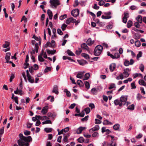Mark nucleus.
Returning a JSON list of instances; mask_svg holds the SVG:
<instances>
[{
  "label": "nucleus",
  "mask_w": 146,
  "mask_h": 146,
  "mask_svg": "<svg viewBox=\"0 0 146 146\" xmlns=\"http://www.w3.org/2000/svg\"><path fill=\"white\" fill-rule=\"evenodd\" d=\"M119 125L118 124H116L113 126V129L115 130H117L119 128Z\"/></svg>",
  "instance_id": "obj_32"
},
{
  "label": "nucleus",
  "mask_w": 146,
  "mask_h": 146,
  "mask_svg": "<svg viewBox=\"0 0 146 146\" xmlns=\"http://www.w3.org/2000/svg\"><path fill=\"white\" fill-rule=\"evenodd\" d=\"M52 92L55 93L57 95L58 94V87L57 85H55L54 86Z\"/></svg>",
  "instance_id": "obj_11"
},
{
  "label": "nucleus",
  "mask_w": 146,
  "mask_h": 146,
  "mask_svg": "<svg viewBox=\"0 0 146 146\" xmlns=\"http://www.w3.org/2000/svg\"><path fill=\"white\" fill-rule=\"evenodd\" d=\"M128 52H130L132 57H134L135 56V54L132 50H128Z\"/></svg>",
  "instance_id": "obj_54"
},
{
  "label": "nucleus",
  "mask_w": 146,
  "mask_h": 146,
  "mask_svg": "<svg viewBox=\"0 0 146 146\" xmlns=\"http://www.w3.org/2000/svg\"><path fill=\"white\" fill-rule=\"evenodd\" d=\"M99 136V133L97 132H95L92 134V136L94 137H98Z\"/></svg>",
  "instance_id": "obj_43"
},
{
  "label": "nucleus",
  "mask_w": 146,
  "mask_h": 146,
  "mask_svg": "<svg viewBox=\"0 0 146 146\" xmlns=\"http://www.w3.org/2000/svg\"><path fill=\"white\" fill-rule=\"evenodd\" d=\"M142 53L141 52H139L138 54H137V59L138 60H139V58L142 56Z\"/></svg>",
  "instance_id": "obj_48"
},
{
  "label": "nucleus",
  "mask_w": 146,
  "mask_h": 146,
  "mask_svg": "<svg viewBox=\"0 0 146 146\" xmlns=\"http://www.w3.org/2000/svg\"><path fill=\"white\" fill-rule=\"evenodd\" d=\"M82 52V50L81 48H79V50L76 51V53L77 55L80 54Z\"/></svg>",
  "instance_id": "obj_61"
},
{
  "label": "nucleus",
  "mask_w": 146,
  "mask_h": 146,
  "mask_svg": "<svg viewBox=\"0 0 146 146\" xmlns=\"http://www.w3.org/2000/svg\"><path fill=\"white\" fill-rule=\"evenodd\" d=\"M100 128L99 126L98 125H96L92 128L90 129L89 130L90 133H92L93 132L98 130Z\"/></svg>",
  "instance_id": "obj_8"
},
{
  "label": "nucleus",
  "mask_w": 146,
  "mask_h": 146,
  "mask_svg": "<svg viewBox=\"0 0 146 146\" xmlns=\"http://www.w3.org/2000/svg\"><path fill=\"white\" fill-rule=\"evenodd\" d=\"M71 15L74 17H76L79 15V11L78 9H73L71 12Z\"/></svg>",
  "instance_id": "obj_6"
},
{
  "label": "nucleus",
  "mask_w": 146,
  "mask_h": 146,
  "mask_svg": "<svg viewBox=\"0 0 146 146\" xmlns=\"http://www.w3.org/2000/svg\"><path fill=\"white\" fill-rule=\"evenodd\" d=\"M19 139L17 141V143L19 146H29V143L31 142L32 139L30 136L25 137L23 135V134L20 133L19 135Z\"/></svg>",
  "instance_id": "obj_1"
},
{
  "label": "nucleus",
  "mask_w": 146,
  "mask_h": 146,
  "mask_svg": "<svg viewBox=\"0 0 146 146\" xmlns=\"http://www.w3.org/2000/svg\"><path fill=\"white\" fill-rule=\"evenodd\" d=\"M38 60L41 62H44L45 61V60L41 56H38Z\"/></svg>",
  "instance_id": "obj_60"
},
{
  "label": "nucleus",
  "mask_w": 146,
  "mask_h": 146,
  "mask_svg": "<svg viewBox=\"0 0 146 146\" xmlns=\"http://www.w3.org/2000/svg\"><path fill=\"white\" fill-rule=\"evenodd\" d=\"M101 17L102 19H109L111 18V16H105L104 15H102Z\"/></svg>",
  "instance_id": "obj_44"
},
{
  "label": "nucleus",
  "mask_w": 146,
  "mask_h": 146,
  "mask_svg": "<svg viewBox=\"0 0 146 146\" xmlns=\"http://www.w3.org/2000/svg\"><path fill=\"white\" fill-rule=\"evenodd\" d=\"M86 129V127H80L78 128L77 130L76 133L78 134H80L81 133L82 131L83 130Z\"/></svg>",
  "instance_id": "obj_13"
},
{
  "label": "nucleus",
  "mask_w": 146,
  "mask_h": 146,
  "mask_svg": "<svg viewBox=\"0 0 146 146\" xmlns=\"http://www.w3.org/2000/svg\"><path fill=\"white\" fill-rule=\"evenodd\" d=\"M84 111H85L86 114H88L90 111V109L89 108L87 107L84 109Z\"/></svg>",
  "instance_id": "obj_38"
},
{
  "label": "nucleus",
  "mask_w": 146,
  "mask_h": 146,
  "mask_svg": "<svg viewBox=\"0 0 146 146\" xmlns=\"http://www.w3.org/2000/svg\"><path fill=\"white\" fill-rule=\"evenodd\" d=\"M124 16L122 18V21L123 23H126L127 20V18L128 17V13H124Z\"/></svg>",
  "instance_id": "obj_16"
},
{
  "label": "nucleus",
  "mask_w": 146,
  "mask_h": 146,
  "mask_svg": "<svg viewBox=\"0 0 146 146\" xmlns=\"http://www.w3.org/2000/svg\"><path fill=\"white\" fill-rule=\"evenodd\" d=\"M114 103L115 106H119V107H121L123 105L120 99L115 100L114 101Z\"/></svg>",
  "instance_id": "obj_7"
},
{
  "label": "nucleus",
  "mask_w": 146,
  "mask_h": 146,
  "mask_svg": "<svg viewBox=\"0 0 146 146\" xmlns=\"http://www.w3.org/2000/svg\"><path fill=\"white\" fill-rule=\"evenodd\" d=\"M116 65L115 63L111 64L110 66L109 69L111 72H113L115 68Z\"/></svg>",
  "instance_id": "obj_18"
},
{
  "label": "nucleus",
  "mask_w": 146,
  "mask_h": 146,
  "mask_svg": "<svg viewBox=\"0 0 146 146\" xmlns=\"http://www.w3.org/2000/svg\"><path fill=\"white\" fill-rule=\"evenodd\" d=\"M86 43L89 46H91L93 43V42H92V39L91 38H90L87 40Z\"/></svg>",
  "instance_id": "obj_29"
},
{
  "label": "nucleus",
  "mask_w": 146,
  "mask_h": 146,
  "mask_svg": "<svg viewBox=\"0 0 146 146\" xmlns=\"http://www.w3.org/2000/svg\"><path fill=\"white\" fill-rule=\"evenodd\" d=\"M103 46L100 45L97 46L95 48L94 51V55L97 56L100 55L102 52Z\"/></svg>",
  "instance_id": "obj_2"
},
{
  "label": "nucleus",
  "mask_w": 146,
  "mask_h": 146,
  "mask_svg": "<svg viewBox=\"0 0 146 146\" xmlns=\"http://www.w3.org/2000/svg\"><path fill=\"white\" fill-rule=\"evenodd\" d=\"M5 44L3 45V47L4 48H7L9 46V42L7 41H5Z\"/></svg>",
  "instance_id": "obj_36"
},
{
  "label": "nucleus",
  "mask_w": 146,
  "mask_h": 146,
  "mask_svg": "<svg viewBox=\"0 0 146 146\" xmlns=\"http://www.w3.org/2000/svg\"><path fill=\"white\" fill-rule=\"evenodd\" d=\"M89 116L87 115L85 116L84 117L82 118L81 119V121H87L88 118Z\"/></svg>",
  "instance_id": "obj_56"
},
{
  "label": "nucleus",
  "mask_w": 146,
  "mask_h": 146,
  "mask_svg": "<svg viewBox=\"0 0 146 146\" xmlns=\"http://www.w3.org/2000/svg\"><path fill=\"white\" fill-rule=\"evenodd\" d=\"M78 62L80 65L82 66L88 63L87 62L84 60H78Z\"/></svg>",
  "instance_id": "obj_17"
},
{
  "label": "nucleus",
  "mask_w": 146,
  "mask_h": 146,
  "mask_svg": "<svg viewBox=\"0 0 146 146\" xmlns=\"http://www.w3.org/2000/svg\"><path fill=\"white\" fill-rule=\"evenodd\" d=\"M135 45L137 47H139L141 45L140 42L139 40H136L135 42Z\"/></svg>",
  "instance_id": "obj_40"
},
{
  "label": "nucleus",
  "mask_w": 146,
  "mask_h": 146,
  "mask_svg": "<svg viewBox=\"0 0 146 146\" xmlns=\"http://www.w3.org/2000/svg\"><path fill=\"white\" fill-rule=\"evenodd\" d=\"M76 22V19H74L73 17H70L68 19L66 20V23L68 25L70 23H75Z\"/></svg>",
  "instance_id": "obj_9"
},
{
  "label": "nucleus",
  "mask_w": 146,
  "mask_h": 146,
  "mask_svg": "<svg viewBox=\"0 0 146 146\" xmlns=\"http://www.w3.org/2000/svg\"><path fill=\"white\" fill-rule=\"evenodd\" d=\"M51 70V68L50 67H46L44 69V72L45 73Z\"/></svg>",
  "instance_id": "obj_52"
},
{
  "label": "nucleus",
  "mask_w": 146,
  "mask_h": 146,
  "mask_svg": "<svg viewBox=\"0 0 146 146\" xmlns=\"http://www.w3.org/2000/svg\"><path fill=\"white\" fill-rule=\"evenodd\" d=\"M27 77L30 83H33L34 82V80L33 78L31 76V75Z\"/></svg>",
  "instance_id": "obj_21"
},
{
  "label": "nucleus",
  "mask_w": 146,
  "mask_h": 146,
  "mask_svg": "<svg viewBox=\"0 0 146 146\" xmlns=\"http://www.w3.org/2000/svg\"><path fill=\"white\" fill-rule=\"evenodd\" d=\"M49 2L50 3V6L51 7L54 9H56L57 7L60 4L59 0H50Z\"/></svg>",
  "instance_id": "obj_4"
},
{
  "label": "nucleus",
  "mask_w": 146,
  "mask_h": 146,
  "mask_svg": "<svg viewBox=\"0 0 146 146\" xmlns=\"http://www.w3.org/2000/svg\"><path fill=\"white\" fill-rule=\"evenodd\" d=\"M104 125H111L112 124V123L109 121L107 120H104L103 123Z\"/></svg>",
  "instance_id": "obj_25"
},
{
  "label": "nucleus",
  "mask_w": 146,
  "mask_h": 146,
  "mask_svg": "<svg viewBox=\"0 0 146 146\" xmlns=\"http://www.w3.org/2000/svg\"><path fill=\"white\" fill-rule=\"evenodd\" d=\"M57 33L60 35H62L63 34V33L61 31V30L60 29H58L57 30Z\"/></svg>",
  "instance_id": "obj_59"
},
{
  "label": "nucleus",
  "mask_w": 146,
  "mask_h": 146,
  "mask_svg": "<svg viewBox=\"0 0 146 146\" xmlns=\"http://www.w3.org/2000/svg\"><path fill=\"white\" fill-rule=\"evenodd\" d=\"M139 75L141 76L142 77H143L141 74H140V73L138 74V73H135V74H134L133 75V78H135Z\"/></svg>",
  "instance_id": "obj_47"
},
{
  "label": "nucleus",
  "mask_w": 146,
  "mask_h": 146,
  "mask_svg": "<svg viewBox=\"0 0 146 146\" xmlns=\"http://www.w3.org/2000/svg\"><path fill=\"white\" fill-rule=\"evenodd\" d=\"M77 140L79 143H82L84 141V139L83 137H80Z\"/></svg>",
  "instance_id": "obj_35"
},
{
  "label": "nucleus",
  "mask_w": 146,
  "mask_h": 146,
  "mask_svg": "<svg viewBox=\"0 0 146 146\" xmlns=\"http://www.w3.org/2000/svg\"><path fill=\"white\" fill-rule=\"evenodd\" d=\"M139 83L140 85H142L146 87V83L143 80H139Z\"/></svg>",
  "instance_id": "obj_22"
},
{
  "label": "nucleus",
  "mask_w": 146,
  "mask_h": 146,
  "mask_svg": "<svg viewBox=\"0 0 146 146\" xmlns=\"http://www.w3.org/2000/svg\"><path fill=\"white\" fill-rule=\"evenodd\" d=\"M109 144L106 141H104L102 146H109Z\"/></svg>",
  "instance_id": "obj_64"
},
{
  "label": "nucleus",
  "mask_w": 146,
  "mask_h": 146,
  "mask_svg": "<svg viewBox=\"0 0 146 146\" xmlns=\"http://www.w3.org/2000/svg\"><path fill=\"white\" fill-rule=\"evenodd\" d=\"M115 87V85L114 83L111 84L108 87V89L109 90L111 89L114 88Z\"/></svg>",
  "instance_id": "obj_41"
},
{
  "label": "nucleus",
  "mask_w": 146,
  "mask_h": 146,
  "mask_svg": "<svg viewBox=\"0 0 146 146\" xmlns=\"http://www.w3.org/2000/svg\"><path fill=\"white\" fill-rule=\"evenodd\" d=\"M139 68L142 72H143L144 69V66L142 64H141L139 66Z\"/></svg>",
  "instance_id": "obj_49"
},
{
  "label": "nucleus",
  "mask_w": 146,
  "mask_h": 146,
  "mask_svg": "<svg viewBox=\"0 0 146 146\" xmlns=\"http://www.w3.org/2000/svg\"><path fill=\"white\" fill-rule=\"evenodd\" d=\"M111 143L109 144V146H117V144L116 142L113 141V140H111Z\"/></svg>",
  "instance_id": "obj_34"
},
{
  "label": "nucleus",
  "mask_w": 146,
  "mask_h": 146,
  "mask_svg": "<svg viewBox=\"0 0 146 146\" xmlns=\"http://www.w3.org/2000/svg\"><path fill=\"white\" fill-rule=\"evenodd\" d=\"M85 85L86 86V88L88 89L90 87V85L89 83L87 81L85 82Z\"/></svg>",
  "instance_id": "obj_42"
},
{
  "label": "nucleus",
  "mask_w": 146,
  "mask_h": 146,
  "mask_svg": "<svg viewBox=\"0 0 146 146\" xmlns=\"http://www.w3.org/2000/svg\"><path fill=\"white\" fill-rule=\"evenodd\" d=\"M137 22L139 23L140 24L142 22V17L141 16L139 15L136 18Z\"/></svg>",
  "instance_id": "obj_19"
},
{
  "label": "nucleus",
  "mask_w": 146,
  "mask_h": 146,
  "mask_svg": "<svg viewBox=\"0 0 146 146\" xmlns=\"http://www.w3.org/2000/svg\"><path fill=\"white\" fill-rule=\"evenodd\" d=\"M46 52L48 54H54L56 52V50H51L48 49H46Z\"/></svg>",
  "instance_id": "obj_20"
},
{
  "label": "nucleus",
  "mask_w": 146,
  "mask_h": 146,
  "mask_svg": "<svg viewBox=\"0 0 146 146\" xmlns=\"http://www.w3.org/2000/svg\"><path fill=\"white\" fill-rule=\"evenodd\" d=\"M81 47L83 49L86 50L87 51L89 50V47L85 43H84L82 44L81 45Z\"/></svg>",
  "instance_id": "obj_14"
},
{
  "label": "nucleus",
  "mask_w": 146,
  "mask_h": 146,
  "mask_svg": "<svg viewBox=\"0 0 146 146\" xmlns=\"http://www.w3.org/2000/svg\"><path fill=\"white\" fill-rule=\"evenodd\" d=\"M128 68H127L125 69H124V72L120 74L119 76L116 77V79L117 80L119 79H123L125 78L128 77Z\"/></svg>",
  "instance_id": "obj_3"
},
{
  "label": "nucleus",
  "mask_w": 146,
  "mask_h": 146,
  "mask_svg": "<svg viewBox=\"0 0 146 146\" xmlns=\"http://www.w3.org/2000/svg\"><path fill=\"white\" fill-rule=\"evenodd\" d=\"M81 56L86 59L88 60L90 59V57L89 55L87 54L82 53L81 54Z\"/></svg>",
  "instance_id": "obj_26"
},
{
  "label": "nucleus",
  "mask_w": 146,
  "mask_h": 146,
  "mask_svg": "<svg viewBox=\"0 0 146 146\" xmlns=\"http://www.w3.org/2000/svg\"><path fill=\"white\" fill-rule=\"evenodd\" d=\"M52 122L50 120H46L45 121L42 122V125H44L46 124H52Z\"/></svg>",
  "instance_id": "obj_37"
},
{
  "label": "nucleus",
  "mask_w": 146,
  "mask_h": 146,
  "mask_svg": "<svg viewBox=\"0 0 146 146\" xmlns=\"http://www.w3.org/2000/svg\"><path fill=\"white\" fill-rule=\"evenodd\" d=\"M104 1L103 0H101L98 2V5L100 6H103L105 3Z\"/></svg>",
  "instance_id": "obj_63"
},
{
  "label": "nucleus",
  "mask_w": 146,
  "mask_h": 146,
  "mask_svg": "<svg viewBox=\"0 0 146 146\" xmlns=\"http://www.w3.org/2000/svg\"><path fill=\"white\" fill-rule=\"evenodd\" d=\"M52 130V129L51 128H45L44 129V131L47 133L51 132Z\"/></svg>",
  "instance_id": "obj_31"
},
{
  "label": "nucleus",
  "mask_w": 146,
  "mask_h": 146,
  "mask_svg": "<svg viewBox=\"0 0 146 146\" xmlns=\"http://www.w3.org/2000/svg\"><path fill=\"white\" fill-rule=\"evenodd\" d=\"M33 68V67L32 66H30L29 68V71L30 73L32 74H32L34 72Z\"/></svg>",
  "instance_id": "obj_53"
},
{
  "label": "nucleus",
  "mask_w": 146,
  "mask_h": 146,
  "mask_svg": "<svg viewBox=\"0 0 146 146\" xmlns=\"http://www.w3.org/2000/svg\"><path fill=\"white\" fill-rule=\"evenodd\" d=\"M24 133L25 135L27 136L31 134V132L27 130H25L24 132Z\"/></svg>",
  "instance_id": "obj_51"
},
{
  "label": "nucleus",
  "mask_w": 146,
  "mask_h": 146,
  "mask_svg": "<svg viewBox=\"0 0 146 146\" xmlns=\"http://www.w3.org/2000/svg\"><path fill=\"white\" fill-rule=\"evenodd\" d=\"M77 84L80 87H82L84 85V84L82 81L80 80H78L77 81Z\"/></svg>",
  "instance_id": "obj_30"
},
{
  "label": "nucleus",
  "mask_w": 146,
  "mask_h": 146,
  "mask_svg": "<svg viewBox=\"0 0 146 146\" xmlns=\"http://www.w3.org/2000/svg\"><path fill=\"white\" fill-rule=\"evenodd\" d=\"M11 55V54L10 52H7L6 54L5 58L6 61H7V60H9L10 59Z\"/></svg>",
  "instance_id": "obj_27"
},
{
  "label": "nucleus",
  "mask_w": 146,
  "mask_h": 146,
  "mask_svg": "<svg viewBox=\"0 0 146 146\" xmlns=\"http://www.w3.org/2000/svg\"><path fill=\"white\" fill-rule=\"evenodd\" d=\"M92 8L96 10H98L99 9L100 7L98 6H97L96 3H95L94 4V6L93 7H92Z\"/></svg>",
  "instance_id": "obj_62"
},
{
  "label": "nucleus",
  "mask_w": 146,
  "mask_h": 146,
  "mask_svg": "<svg viewBox=\"0 0 146 146\" xmlns=\"http://www.w3.org/2000/svg\"><path fill=\"white\" fill-rule=\"evenodd\" d=\"M64 92L66 93L67 96L68 97H70L71 96V94L70 91H68L67 89H65Z\"/></svg>",
  "instance_id": "obj_28"
},
{
  "label": "nucleus",
  "mask_w": 146,
  "mask_h": 146,
  "mask_svg": "<svg viewBox=\"0 0 146 146\" xmlns=\"http://www.w3.org/2000/svg\"><path fill=\"white\" fill-rule=\"evenodd\" d=\"M66 52L69 56H74L75 55L70 50H67Z\"/></svg>",
  "instance_id": "obj_33"
},
{
  "label": "nucleus",
  "mask_w": 146,
  "mask_h": 146,
  "mask_svg": "<svg viewBox=\"0 0 146 146\" xmlns=\"http://www.w3.org/2000/svg\"><path fill=\"white\" fill-rule=\"evenodd\" d=\"M134 108L135 105L132 104L128 106V110H133L134 109Z\"/></svg>",
  "instance_id": "obj_39"
},
{
  "label": "nucleus",
  "mask_w": 146,
  "mask_h": 146,
  "mask_svg": "<svg viewBox=\"0 0 146 146\" xmlns=\"http://www.w3.org/2000/svg\"><path fill=\"white\" fill-rule=\"evenodd\" d=\"M48 106L44 107L41 111V113L44 115L45 114L48 112Z\"/></svg>",
  "instance_id": "obj_15"
},
{
  "label": "nucleus",
  "mask_w": 146,
  "mask_h": 146,
  "mask_svg": "<svg viewBox=\"0 0 146 146\" xmlns=\"http://www.w3.org/2000/svg\"><path fill=\"white\" fill-rule=\"evenodd\" d=\"M47 14L49 16H53L52 13V11L49 9H48L47 10Z\"/></svg>",
  "instance_id": "obj_55"
},
{
  "label": "nucleus",
  "mask_w": 146,
  "mask_h": 146,
  "mask_svg": "<svg viewBox=\"0 0 146 146\" xmlns=\"http://www.w3.org/2000/svg\"><path fill=\"white\" fill-rule=\"evenodd\" d=\"M69 130V127H67L64 129H62L60 131V132L58 133V135H60L63 133V132H68Z\"/></svg>",
  "instance_id": "obj_12"
},
{
  "label": "nucleus",
  "mask_w": 146,
  "mask_h": 146,
  "mask_svg": "<svg viewBox=\"0 0 146 146\" xmlns=\"http://www.w3.org/2000/svg\"><path fill=\"white\" fill-rule=\"evenodd\" d=\"M139 23L137 22H135L134 24V26L137 28H139L140 27V25H139Z\"/></svg>",
  "instance_id": "obj_50"
},
{
  "label": "nucleus",
  "mask_w": 146,
  "mask_h": 146,
  "mask_svg": "<svg viewBox=\"0 0 146 146\" xmlns=\"http://www.w3.org/2000/svg\"><path fill=\"white\" fill-rule=\"evenodd\" d=\"M90 77V74L89 73H86L84 76L83 77V80H88Z\"/></svg>",
  "instance_id": "obj_23"
},
{
  "label": "nucleus",
  "mask_w": 146,
  "mask_h": 146,
  "mask_svg": "<svg viewBox=\"0 0 146 146\" xmlns=\"http://www.w3.org/2000/svg\"><path fill=\"white\" fill-rule=\"evenodd\" d=\"M38 44L37 43H36L35 44V48L34 49L32 50V51L30 52V53L31 55H32L33 54H35V52L37 53L38 52Z\"/></svg>",
  "instance_id": "obj_10"
},
{
  "label": "nucleus",
  "mask_w": 146,
  "mask_h": 146,
  "mask_svg": "<svg viewBox=\"0 0 146 146\" xmlns=\"http://www.w3.org/2000/svg\"><path fill=\"white\" fill-rule=\"evenodd\" d=\"M67 17L66 14H64L63 15H61L59 19L61 20H62Z\"/></svg>",
  "instance_id": "obj_45"
},
{
  "label": "nucleus",
  "mask_w": 146,
  "mask_h": 146,
  "mask_svg": "<svg viewBox=\"0 0 146 146\" xmlns=\"http://www.w3.org/2000/svg\"><path fill=\"white\" fill-rule=\"evenodd\" d=\"M119 99L123 106L126 105L127 106H128V102H127V96L122 95L120 97Z\"/></svg>",
  "instance_id": "obj_5"
},
{
  "label": "nucleus",
  "mask_w": 146,
  "mask_h": 146,
  "mask_svg": "<svg viewBox=\"0 0 146 146\" xmlns=\"http://www.w3.org/2000/svg\"><path fill=\"white\" fill-rule=\"evenodd\" d=\"M4 132V127H3L1 128L0 129V136H2V135L3 133Z\"/></svg>",
  "instance_id": "obj_58"
},
{
  "label": "nucleus",
  "mask_w": 146,
  "mask_h": 146,
  "mask_svg": "<svg viewBox=\"0 0 146 146\" xmlns=\"http://www.w3.org/2000/svg\"><path fill=\"white\" fill-rule=\"evenodd\" d=\"M67 27V25H66L64 23L61 26V28L62 31H65L66 30V28Z\"/></svg>",
  "instance_id": "obj_46"
},
{
  "label": "nucleus",
  "mask_w": 146,
  "mask_h": 146,
  "mask_svg": "<svg viewBox=\"0 0 146 146\" xmlns=\"http://www.w3.org/2000/svg\"><path fill=\"white\" fill-rule=\"evenodd\" d=\"M120 57L119 54L118 53H115L114 55H113V57L112 58L113 59H116L119 58Z\"/></svg>",
  "instance_id": "obj_24"
},
{
  "label": "nucleus",
  "mask_w": 146,
  "mask_h": 146,
  "mask_svg": "<svg viewBox=\"0 0 146 146\" xmlns=\"http://www.w3.org/2000/svg\"><path fill=\"white\" fill-rule=\"evenodd\" d=\"M14 78V74H12L11 75L10 78L9 79V81L10 82H12Z\"/></svg>",
  "instance_id": "obj_57"
}]
</instances>
